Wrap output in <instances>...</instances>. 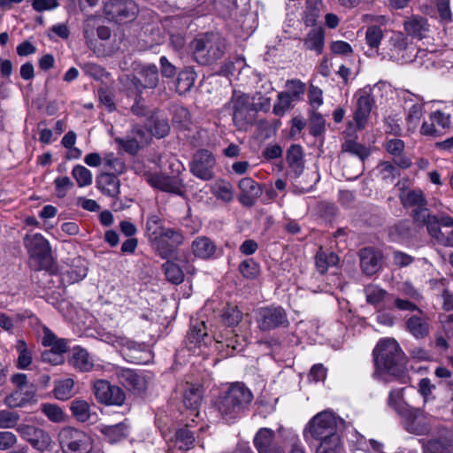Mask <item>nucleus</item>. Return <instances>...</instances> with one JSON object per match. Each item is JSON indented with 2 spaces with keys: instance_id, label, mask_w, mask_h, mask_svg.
<instances>
[{
  "instance_id": "13",
  "label": "nucleus",
  "mask_w": 453,
  "mask_h": 453,
  "mask_svg": "<svg viewBox=\"0 0 453 453\" xmlns=\"http://www.w3.org/2000/svg\"><path fill=\"white\" fill-rule=\"evenodd\" d=\"M104 12L109 19L126 23L136 18L139 8L134 0H112L105 4Z\"/></svg>"
},
{
  "instance_id": "57",
  "label": "nucleus",
  "mask_w": 453,
  "mask_h": 453,
  "mask_svg": "<svg viewBox=\"0 0 453 453\" xmlns=\"http://www.w3.org/2000/svg\"><path fill=\"white\" fill-rule=\"evenodd\" d=\"M383 38V31L379 26H370L365 32V42L371 49H378Z\"/></svg>"
},
{
  "instance_id": "48",
  "label": "nucleus",
  "mask_w": 453,
  "mask_h": 453,
  "mask_svg": "<svg viewBox=\"0 0 453 453\" xmlns=\"http://www.w3.org/2000/svg\"><path fill=\"white\" fill-rule=\"evenodd\" d=\"M18 351L17 367L19 369H27L32 363V352L28 349L25 341L18 340L16 343Z\"/></svg>"
},
{
  "instance_id": "8",
  "label": "nucleus",
  "mask_w": 453,
  "mask_h": 453,
  "mask_svg": "<svg viewBox=\"0 0 453 453\" xmlns=\"http://www.w3.org/2000/svg\"><path fill=\"white\" fill-rule=\"evenodd\" d=\"M58 441L64 453H89L93 449L91 437L73 427L62 428Z\"/></svg>"
},
{
  "instance_id": "14",
  "label": "nucleus",
  "mask_w": 453,
  "mask_h": 453,
  "mask_svg": "<svg viewBox=\"0 0 453 453\" xmlns=\"http://www.w3.org/2000/svg\"><path fill=\"white\" fill-rule=\"evenodd\" d=\"M384 50L385 57H388L393 61L407 63L412 60L411 45L406 36L401 32L394 33L390 36Z\"/></svg>"
},
{
  "instance_id": "5",
  "label": "nucleus",
  "mask_w": 453,
  "mask_h": 453,
  "mask_svg": "<svg viewBox=\"0 0 453 453\" xmlns=\"http://www.w3.org/2000/svg\"><path fill=\"white\" fill-rule=\"evenodd\" d=\"M342 420L330 411H323L316 414L303 429V438L307 443L311 440L317 441L338 436V422Z\"/></svg>"
},
{
  "instance_id": "47",
  "label": "nucleus",
  "mask_w": 453,
  "mask_h": 453,
  "mask_svg": "<svg viewBox=\"0 0 453 453\" xmlns=\"http://www.w3.org/2000/svg\"><path fill=\"white\" fill-rule=\"evenodd\" d=\"M196 79V73L190 69L181 71L177 78L176 89L180 94H184L190 90Z\"/></svg>"
},
{
  "instance_id": "30",
  "label": "nucleus",
  "mask_w": 453,
  "mask_h": 453,
  "mask_svg": "<svg viewBox=\"0 0 453 453\" xmlns=\"http://www.w3.org/2000/svg\"><path fill=\"white\" fill-rule=\"evenodd\" d=\"M97 428L104 440L111 444L124 440L129 433V425L126 421L111 426L99 425Z\"/></svg>"
},
{
  "instance_id": "40",
  "label": "nucleus",
  "mask_w": 453,
  "mask_h": 453,
  "mask_svg": "<svg viewBox=\"0 0 453 453\" xmlns=\"http://www.w3.org/2000/svg\"><path fill=\"white\" fill-rule=\"evenodd\" d=\"M316 267L321 273H325L329 268L336 266L339 262L338 256L332 251L325 250L322 248L316 254Z\"/></svg>"
},
{
  "instance_id": "33",
  "label": "nucleus",
  "mask_w": 453,
  "mask_h": 453,
  "mask_svg": "<svg viewBox=\"0 0 453 453\" xmlns=\"http://www.w3.org/2000/svg\"><path fill=\"white\" fill-rule=\"evenodd\" d=\"M211 193L218 199L226 203H231L234 198V189L231 182L224 179L216 180L210 186Z\"/></svg>"
},
{
  "instance_id": "7",
  "label": "nucleus",
  "mask_w": 453,
  "mask_h": 453,
  "mask_svg": "<svg viewBox=\"0 0 453 453\" xmlns=\"http://www.w3.org/2000/svg\"><path fill=\"white\" fill-rule=\"evenodd\" d=\"M226 107L233 111V122L238 129H245L253 121L257 110L248 95L234 91Z\"/></svg>"
},
{
  "instance_id": "54",
  "label": "nucleus",
  "mask_w": 453,
  "mask_h": 453,
  "mask_svg": "<svg viewBox=\"0 0 453 453\" xmlns=\"http://www.w3.org/2000/svg\"><path fill=\"white\" fill-rule=\"evenodd\" d=\"M217 343L226 347V355H234V353L242 352L245 345L244 341L240 339L236 334L227 337L225 340H217Z\"/></svg>"
},
{
  "instance_id": "37",
  "label": "nucleus",
  "mask_w": 453,
  "mask_h": 453,
  "mask_svg": "<svg viewBox=\"0 0 453 453\" xmlns=\"http://www.w3.org/2000/svg\"><path fill=\"white\" fill-rule=\"evenodd\" d=\"M323 4L321 0H306L302 20L306 27H314L320 17Z\"/></svg>"
},
{
  "instance_id": "61",
  "label": "nucleus",
  "mask_w": 453,
  "mask_h": 453,
  "mask_svg": "<svg viewBox=\"0 0 453 453\" xmlns=\"http://www.w3.org/2000/svg\"><path fill=\"white\" fill-rule=\"evenodd\" d=\"M19 420V415L15 411H0V428H13Z\"/></svg>"
},
{
  "instance_id": "18",
  "label": "nucleus",
  "mask_w": 453,
  "mask_h": 453,
  "mask_svg": "<svg viewBox=\"0 0 453 453\" xmlns=\"http://www.w3.org/2000/svg\"><path fill=\"white\" fill-rule=\"evenodd\" d=\"M237 187L240 191L238 200L246 207L253 206L263 192L261 186L250 177L241 179Z\"/></svg>"
},
{
  "instance_id": "4",
  "label": "nucleus",
  "mask_w": 453,
  "mask_h": 453,
  "mask_svg": "<svg viewBox=\"0 0 453 453\" xmlns=\"http://www.w3.org/2000/svg\"><path fill=\"white\" fill-rule=\"evenodd\" d=\"M195 60L200 65H210L221 58L225 53L226 42L219 34L207 33L192 42Z\"/></svg>"
},
{
  "instance_id": "3",
  "label": "nucleus",
  "mask_w": 453,
  "mask_h": 453,
  "mask_svg": "<svg viewBox=\"0 0 453 453\" xmlns=\"http://www.w3.org/2000/svg\"><path fill=\"white\" fill-rule=\"evenodd\" d=\"M288 171L287 176L292 181L294 192L303 194L312 189L318 182L319 176L315 172L304 173L303 153L300 145H291L287 151Z\"/></svg>"
},
{
  "instance_id": "20",
  "label": "nucleus",
  "mask_w": 453,
  "mask_h": 453,
  "mask_svg": "<svg viewBox=\"0 0 453 453\" xmlns=\"http://www.w3.org/2000/svg\"><path fill=\"white\" fill-rule=\"evenodd\" d=\"M364 294L367 303L372 305L378 311L391 308L393 295L389 294L379 285L369 284L365 286Z\"/></svg>"
},
{
  "instance_id": "44",
  "label": "nucleus",
  "mask_w": 453,
  "mask_h": 453,
  "mask_svg": "<svg viewBox=\"0 0 453 453\" xmlns=\"http://www.w3.org/2000/svg\"><path fill=\"white\" fill-rule=\"evenodd\" d=\"M342 150L357 157L361 162H364L370 155L369 149L351 139L346 140L342 144Z\"/></svg>"
},
{
  "instance_id": "6",
  "label": "nucleus",
  "mask_w": 453,
  "mask_h": 453,
  "mask_svg": "<svg viewBox=\"0 0 453 453\" xmlns=\"http://www.w3.org/2000/svg\"><path fill=\"white\" fill-rule=\"evenodd\" d=\"M24 245L30 255L31 264L36 270L53 272V260L49 242L41 234H29L24 238Z\"/></svg>"
},
{
  "instance_id": "29",
  "label": "nucleus",
  "mask_w": 453,
  "mask_h": 453,
  "mask_svg": "<svg viewBox=\"0 0 453 453\" xmlns=\"http://www.w3.org/2000/svg\"><path fill=\"white\" fill-rule=\"evenodd\" d=\"M360 265L367 275L376 273L380 267L381 255L372 248H364L359 252Z\"/></svg>"
},
{
  "instance_id": "60",
  "label": "nucleus",
  "mask_w": 453,
  "mask_h": 453,
  "mask_svg": "<svg viewBox=\"0 0 453 453\" xmlns=\"http://www.w3.org/2000/svg\"><path fill=\"white\" fill-rule=\"evenodd\" d=\"M72 173L80 187L88 186L92 183V173L83 165L74 166Z\"/></svg>"
},
{
  "instance_id": "49",
  "label": "nucleus",
  "mask_w": 453,
  "mask_h": 453,
  "mask_svg": "<svg viewBox=\"0 0 453 453\" xmlns=\"http://www.w3.org/2000/svg\"><path fill=\"white\" fill-rule=\"evenodd\" d=\"M87 275V268L85 266L74 269L73 267L60 272L61 280L64 284H73L81 280Z\"/></svg>"
},
{
  "instance_id": "55",
  "label": "nucleus",
  "mask_w": 453,
  "mask_h": 453,
  "mask_svg": "<svg viewBox=\"0 0 453 453\" xmlns=\"http://www.w3.org/2000/svg\"><path fill=\"white\" fill-rule=\"evenodd\" d=\"M224 322L228 326H234L239 324L242 319V312L237 306L227 304L222 313Z\"/></svg>"
},
{
  "instance_id": "16",
  "label": "nucleus",
  "mask_w": 453,
  "mask_h": 453,
  "mask_svg": "<svg viewBox=\"0 0 453 453\" xmlns=\"http://www.w3.org/2000/svg\"><path fill=\"white\" fill-rule=\"evenodd\" d=\"M93 391L96 400L106 405L120 406L126 399L125 393L120 388L111 385L105 380H96L93 385Z\"/></svg>"
},
{
  "instance_id": "64",
  "label": "nucleus",
  "mask_w": 453,
  "mask_h": 453,
  "mask_svg": "<svg viewBox=\"0 0 453 453\" xmlns=\"http://www.w3.org/2000/svg\"><path fill=\"white\" fill-rule=\"evenodd\" d=\"M425 226H426L429 234L437 242H439L441 239H443V233L441 231L440 228L438 216L433 215L430 219H427Z\"/></svg>"
},
{
  "instance_id": "58",
  "label": "nucleus",
  "mask_w": 453,
  "mask_h": 453,
  "mask_svg": "<svg viewBox=\"0 0 453 453\" xmlns=\"http://www.w3.org/2000/svg\"><path fill=\"white\" fill-rule=\"evenodd\" d=\"M104 166L113 172V174H121L125 172L126 165L124 162L114 156L113 153H108L103 157Z\"/></svg>"
},
{
  "instance_id": "52",
  "label": "nucleus",
  "mask_w": 453,
  "mask_h": 453,
  "mask_svg": "<svg viewBox=\"0 0 453 453\" xmlns=\"http://www.w3.org/2000/svg\"><path fill=\"white\" fill-rule=\"evenodd\" d=\"M72 414L81 422H85L89 419V405L86 401L76 399L72 402L71 407Z\"/></svg>"
},
{
  "instance_id": "62",
  "label": "nucleus",
  "mask_w": 453,
  "mask_h": 453,
  "mask_svg": "<svg viewBox=\"0 0 453 453\" xmlns=\"http://www.w3.org/2000/svg\"><path fill=\"white\" fill-rule=\"evenodd\" d=\"M403 388L392 389L389 392L388 398V404L392 407L398 414L399 409L408 408L409 405L403 402H402L403 398Z\"/></svg>"
},
{
  "instance_id": "43",
  "label": "nucleus",
  "mask_w": 453,
  "mask_h": 453,
  "mask_svg": "<svg viewBox=\"0 0 453 453\" xmlns=\"http://www.w3.org/2000/svg\"><path fill=\"white\" fill-rule=\"evenodd\" d=\"M402 204L406 207H420L426 204V201L421 190H409L400 196Z\"/></svg>"
},
{
  "instance_id": "42",
  "label": "nucleus",
  "mask_w": 453,
  "mask_h": 453,
  "mask_svg": "<svg viewBox=\"0 0 453 453\" xmlns=\"http://www.w3.org/2000/svg\"><path fill=\"white\" fill-rule=\"evenodd\" d=\"M30 445L42 453H50L54 442L50 434L40 428L39 433L34 437Z\"/></svg>"
},
{
  "instance_id": "1",
  "label": "nucleus",
  "mask_w": 453,
  "mask_h": 453,
  "mask_svg": "<svg viewBox=\"0 0 453 453\" xmlns=\"http://www.w3.org/2000/svg\"><path fill=\"white\" fill-rule=\"evenodd\" d=\"M374 376L400 377L405 372L404 354L392 338L380 340L373 349Z\"/></svg>"
},
{
  "instance_id": "21",
  "label": "nucleus",
  "mask_w": 453,
  "mask_h": 453,
  "mask_svg": "<svg viewBox=\"0 0 453 453\" xmlns=\"http://www.w3.org/2000/svg\"><path fill=\"white\" fill-rule=\"evenodd\" d=\"M160 239L162 240L164 250H156V251L162 258H168L173 256L178 247L184 242L182 232L170 227H167Z\"/></svg>"
},
{
  "instance_id": "28",
  "label": "nucleus",
  "mask_w": 453,
  "mask_h": 453,
  "mask_svg": "<svg viewBox=\"0 0 453 453\" xmlns=\"http://www.w3.org/2000/svg\"><path fill=\"white\" fill-rule=\"evenodd\" d=\"M102 340L115 348L120 349V351H127L130 355L133 352L141 351L143 346L121 334L105 333L102 334Z\"/></svg>"
},
{
  "instance_id": "36",
  "label": "nucleus",
  "mask_w": 453,
  "mask_h": 453,
  "mask_svg": "<svg viewBox=\"0 0 453 453\" xmlns=\"http://www.w3.org/2000/svg\"><path fill=\"white\" fill-rule=\"evenodd\" d=\"M70 363L81 372H88L94 366L93 360L88 352L80 346L73 348Z\"/></svg>"
},
{
  "instance_id": "2",
  "label": "nucleus",
  "mask_w": 453,
  "mask_h": 453,
  "mask_svg": "<svg viewBox=\"0 0 453 453\" xmlns=\"http://www.w3.org/2000/svg\"><path fill=\"white\" fill-rule=\"evenodd\" d=\"M253 400V395L242 382L232 383L219 397L217 408L226 422L239 418Z\"/></svg>"
},
{
  "instance_id": "63",
  "label": "nucleus",
  "mask_w": 453,
  "mask_h": 453,
  "mask_svg": "<svg viewBox=\"0 0 453 453\" xmlns=\"http://www.w3.org/2000/svg\"><path fill=\"white\" fill-rule=\"evenodd\" d=\"M430 284L434 289L442 290L441 296L444 300V308L446 310L453 308V299L452 296L446 288V280L441 279L440 280H431Z\"/></svg>"
},
{
  "instance_id": "35",
  "label": "nucleus",
  "mask_w": 453,
  "mask_h": 453,
  "mask_svg": "<svg viewBox=\"0 0 453 453\" xmlns=\"http://www.w3.org/2000/svg\"><path fill=\"white\" fill-rule=\"evenodd\" d=\"M194 442V434L185 426L176 431L174 439L172 440V445L170 446L169 450L172 453H173L175 449L188 450L193 448Z\"/></svg>"
},
{
  "instance_id": "19",
  "label": "nucleus",
  "mask_w": 453,
  "mask_h": 453,
  "mask_svg": "<svg viewBox=\"0 0 453 453\" xmlns=\"http://www.w3.org/2000/svg\"><path fill=\"white\" fill-rule=\"evenodd\" d=\"M211 342V338L208 335L205 323L198 319L192 320L185 340L187 348L195 352L196 347L206 346Z\"/></svg>"
},
{
  "instance_id": "50",
  "label": "nucleus",
  "mask_w": 453,
  "mask_h": 453,
  "mask_svg": "<svg viewBox=\"0 0 453 453\" xmlns=\"http://www.w3.org/2000/svg\"><path fill=\"white\" fill-rule=\"evenodd\" d=\"M162 268H163V271L165 273L166 279L170 282H172L173 284H180L183 281V280H184L183 272L177 264H175L172 261H166L162 265Z\"/></svg>"
},
{
  "instance_id": "24",
  "label": "nucleus",
  "mask_w": 453,
  "mask_h": 453,
  "mask_svg": "<svg viewBox=\"0 0 453 453\" xmlns=\"http://www.w3.org/2000/svg\"><path fill=\"white\" fill-rule=\"evenodd\" d=\"M119 382L127 390L139 393L145 389L146 381L144 378L136 372L127 368H119L116 371Z\"/></svg>"
},
{
  "instance_id": "51",
  "label": "nucleus",
  "mask_w": 453,
  "mask_h": 453,
  "mask_svg": "<svg viewBox=\"0 0 453 453\" xmlns=\"http://www.w3.org/2000/svg\"><path fill=\"white\" fill-rule=\"evenodd\" d=\"M240 273L246 279L254 280L260 273L259 265L252 258L244 259L239 265Z\"/></svg>"
},
{
  "instance_id": "25",
  "label": "nucleus",
  "mask_w": 453,
  "mask_h": 453,
  "mask_svg": "<svg viewBox=\"0 0 453 453\" xmlns=\"http://www.w3.org/2000/svg\"><path fill=\"white\" fill-rule=\"evenodd\" d=\"M405 328L416 339L426 337L430 331L427 316L421 310H418L417 314L406 319Z\"/></svg>"
},
{
  "instance_id": "17",
  "label": "nucleus",
  "mask_w": 453,
  "mask_h": 453,
  "mask_svg": "<svg viewBox=\"0 0 453 453\" xmlns=\"http://www.w3.org/2000/svg\"><path fill=\"white\" fill-rule=\"evenodd\" d=\"M451 125L449 114L437 110L429 114V120L424 121L420 127V134L425 136L437 137L441 134V129H449Z\"/></svg>"
},
{
  "instance_id": "31",
  "label": "nucleus",
  "mask_w": 453,
  "mask_h": 453,
  "mask_svg": "<svg viewBox=\"0 0 453 453\" xmlns=\"http://www.w3.org/2000/svg\"><path fill=\"white\" fill-rule=\"evenodd\" d=\"M96 187L104 195L116 197L119 194L120 181L117 175L104 173L97 176Z\"/></svg>"
},
{
  "instance_id": "59",
  "label": "nucleus",
  "mask_w": 453,
  "mask_h": 453,
  "mask_svg": "<svg viewBox=\"0 0 453 453\" xmlns=\"http://www.w3.org/2000/svg\"><path fill=\"white\" fill-rule=\"evenodd\" d=\"M75 394L73 379L66 378L58 381V400H68Z\"/></svg>"
},
{
  "instance_id": "46",
  "label": "nucleus",
  "mask_w": 453,
  "mask_h": 453,
  "mask_svg": "<svg viewBox=\"0 0 453 453\" xmlns=\"http://www.w3.org/2000/svg\"><path fill=\"white\" fill-rule=\"evenodd\" d=\"M201 393L198 388L193 386H188L183 395V403L185 407L192 411H196L201 404Z\"/></svg>"
},
{
  "instance_id": "23",
  "label": "nucleus",
  "mask_w": 453,
  "mask_h": 453,
  "mask_svg": "<svg viewBox=\"0 0 453 453\" xmlns=\"http://www.w3.org/2000/svg\"><path fill=\"white\" fill-rule=\"evenodd\" d=\"M143 177L151 187L164 192L179 193L180 191L181 185L176 178L159 173H146Z\"/></svg>"
},
{
  "instance_id": "12",
  "label": "nucleus",
  "mask_w": 453,
  "mask_h": 453,
  "mask_svg": "<svg viewBox=\"0 0 453 453\" xmlns=\"http://www.w3.org/2000/svg\"><path fill=\"white\" fill-rule=\"evenodd\" d=\"M373 88L366 86L357 90L354 96L356 99V109L354 111V120L359 129L365 128L372 109L374 105Z\"/></svg>"
},
{
  "instance_id": "34",
  "label": "nucleus",
  "mask_w": 453,
  "mask_h": 453,
  "mask_svg": "<svg viewBox=\"0 0 453 453\" xmlns=\"http://www.w3.org/2000/svg\"><path fill=\"white\" fill-rule=\"evenodd\" d=\"M274 431L270 428H260L255 437L254 445L258 453H269L272 449L277 446L274 443Z\"/></svg>"
},
{
  "instance_id": "9",
  "label": "nucleus",
  "mask_w": 453,
  "mask_h": 453,
  "mask_svg": "<svg viewBox=\"0 0 453 453\" xmlns=\"http://www.w3.org/2000/svg\"><path fill=\"white\" fill-rule=\"evenodd\" d=\"M399 416L404 429L416 435H426L431 431V417L422 410L409 406L399 409Z\"/></svg>"
},
{
  "instance_id": "41",
  "label": "nucleus",
  "mask_w": 453,
  "mask_h": 453,
  "mask_svg": "<svg viewBox=\"0 0 453 453\" xmlns=\"http://www.w3.org/2000/svg\"><path fill=\"white\" fill-rule=\"evenodd\" d=\"M343 444L340 435L319 441L315 453H342Z\"/></svg>"
},
{
  "instance_id": "39",
  "label": "nucleus",
  "mask_w": 453,
  "mask_h": 453,
  "mask_svg": "<svg viewBox=\"0 0 453 453\" xmlns=\"http://www.w3.org/2000/svg\"><path fill=\"white\" fill-rule=\"evenodd\" d=\"M325 32L320 27L312 28L306 35L303 45L305 49L315 51L318 55L324 50Z\"/></svg>"
},
{
  "instance_id": "38",
  "label": "nucleus",
  "mask_w": 453,
  "mask_h": 453,
  "mask_svg": "<svg viewBox=\"0 0 453 453\" xmlns=\"http://www.w3.org/2000/svg\"><path fill=\"white\" fill-rule=\"evenodd\" d=\"M426 453H453V436L428 440L424 445Z\"/></svg>"
},
{
  "instance_id": "56",
  "label": "nucleus",
  "mask_w": 453,
  "mask_h": 453,
  "mask_svg": "<svg viewBox=\"0 0 453 453\" xmlns=\"http://www.w3.org/2000/svg\"><path fill=\"white\" fill-rule=\"evenodd\" d=\"M378 170L381 179L390 183L400 176V172L397 167L388 161L380 163Z\"/></svg>"
},
{
  "instance_id": "27",
  "label": "nucleus",
  "mask_w": 453,
  "mask_h": 453,
  "mask_svg": "<svg viewBox=\"0 0 453 453\" xmlns=\"http://www.w3.org/2000/svg\"><path fill=\"white\" fill-rule=\"evenodd\" d=\"M35 387L16 388L4 399V403L9 408H20L35 402Z\"/></svg>"
},
{
  "instance_id": "22",
  "label": "nucleus",
  "mask_w": 453,
  "mask_h": 453,
  "mask_svg": "<svg viewBox=\"0 0 453 453\" xmlns=\"http://www.w3.org/2000/svg\"><path fill=\"white\" fill-rule=\"evenodd\" d=\"M166 229L167 227L164 226V220L159 215L151 214L148 217L145 233L149 242L155 250H164L160 238Z\"/></svg>"
},
{
  "instance_id": "45",
  "label": "nucleus",
  "mask_w": 453,
  "mask_h": 453,
  "mask_svg": "<svg viewBox=\"0 0 453 453\" xmlns=\"http://www.w3.org/2000/svg\"><path fill=\"white\" fill-rule=\"evenodd\" d=\"M139 74L142 77L144 87L148 88H155L159 81L158 69L156 65L150 64L143 65Z\"/></svg>"
},
{
  "instance_id": "11",
  "label": "nucleus",
  "mask_w": 453,
  "mask_h": 453,
  "mask_svg": "<svg viewBox=\"0 0 453 453\" xmlns=\"http://www.w3.org/2000/svg\"><path fill=\"white\" fill-rule=\"evenodd\" d=\"M258 328L263 332H269L277 328H285L289 326L288 314L281 306L271 305L260 308L257 313Z\"/></svg>"
},
{
  "instance_id": "10",
  "label": "nucleus",
  "mask_w": 453,
  "mask_h": 453,
  "mask_svg": "<svg viewBox=\"0 0 453 453\" xmlns=\"http://www.w3.org/2000/svg\"><path fill=\"white\" fill-rule=\"evenodd\" d=\"M400 97L405 105L407 129L414 132L418 127L424 115L426 101L420 95L411 93L409 90L401 91Z\"/></svg>"
},
{
  "instance_id": "32",
  "label": "nucleus",
  "mask_w": 453,
  "mask_h": 453,
  "mask_svg": "<svg viewBox=\"0 0 453 453\" xmlns=\"http://www.w3.org/2000/svg\"><path fill=\"white\" fill-rule=\"evenodd\" d=\"M192 252L195 257L209 259L214 257L217 247L212 240L206 236H198L192 242Z\"/></svg>"
},
{
  "instance_id": "53",
  "label": "nucleus",
  "mask_w": 453,
  "mask_h": 453,
  "mask_svg": "<svg viewBox=\"0 0 453 453\" xmlns=\"http://www.w3.org/2000/svg\"><path fill=\"white\" fill-rule=\"evenodd\" d=\"M277 97V102L273 106V113L277 116H283L292 107L293 96L288 92H280Z\"/></svg>"
},
{
  "instance_id": "26",
  "label": "nucleus",
  "mask_w": 453,
  "mask_h": 453,
  "mask_svg": "<svg viewBox=\"0 0 453 453\" xmlns=\"http://www.w3.org/2000/svg\"><path fill=\"white\" fill-rule=\"evenodd\" d=\"M429 27L427 19L420 15H411L406 17L403 20L405 33L414 39L421 40L425 38L429 32Z\"/></svg>"
},
{
  "instance_id": "15",
  "label": "nucleus",
  "mask_w": 453,
  "mask_h": 453,
  "mask_svg": "<svg viewBox=\"0 0 453 453\" xmlns=\"http://www.w3.org/2000/svg\"><path fill=\"white\" fill-rule=\"evenodd\" d=\"M216 159L213 154L207 150H200L194 155L190 163V171L197 178L203 180L213 179Z\"/></svg>"
}]
</instances>
